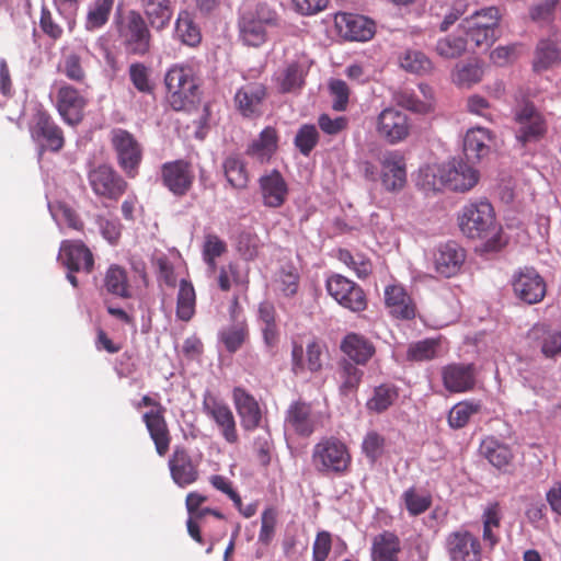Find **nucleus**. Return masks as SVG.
<instances>
[{"mask_svg": "<svg viewBox=\"0 0 561 561\" xmlns=\"http://www.w3.org/2000/svg\"><path fill=\"white\" fill-rule=\"evenodd\" d=\"M311 463L322 476H345L352 466L348 446L335 436H323L316 443L311 451Z\"/></svg>", "mask_w": 561, "mask_h": 561, "instance_id": "nucleus-1", "label": "nucleus"}, {"mask_svg": "<svg viewBox=\"0 0 561 561\" xmlns=\"http://www.w3.org/2000/svg\"><path fill=\"white\" fill-rule=\"evenodd\" d=\"M167 100L174 111H187L199 99V85L192 67L172 66L164 76Z\"/></svg>", "mask_w": 561, "mask_h": 561, "instance_id": "nucleus-2", "label": "nucleus"}, {"mask_svg": "<svg viewBox=\"0 0 561 561\" xmlns=\"http://www.w3.org/2000/svg\"><path fill=\"white\" fill-rule=\"evenodd\" d=\"M117 36L128 55L145 56L151 49L152 35L149 23L136 10L115 16Z\"/></svg>", "mask_w": 561, "mask_h": 561, "instance_id": "nucleus-3", "label": "nucleus"}, {"mask_svg": "<svg viewBox=\"0 0 561 561\" xmlns=\"http://www.w3.org/2000/svg\"><path fill=\"white\" fill-rule=\"evenodd\" d=\"M277 12L265 3L244 11L238 22L239 36L244 45L259 47L267 39V30L278 25Z\"/></svg>", "mask_w": 561, "mask_h": 561, "instance_id": "nucleus-4", "label": "nucleus"}, {"mask_svg": "<svg viewBox=\"0 0 561 561\" xmlns=\"http://www.w3.org/2000/svg\"><path fill=\"white\" fill-rule=\"evenodd\" d=\"M134 407L137 410L151 408V410L142 414L141 419L151 440L153 442L157 454L160 457H164L168 454L172 442L171 432L165 419V407H163L159 400L148 394H145L134 404Z\"/></svg>", "mask_w": 561, "mask_h": 561, "instance_id": "nucleus-5", "label": "nucleus"}, {"mask_svg": "<svg viewBox=\"0 0 561 561\" xmlns=\"http://www.w3.org/2000/svg\"><path fill=\"white\" fill-rule=\"evenodd\" d=\"M110 144L115 153L117 165L129 179L139 174L144 149L130 131L116 127L110 131Z\"/></svg>", "mask_w": 561, "mask_h": 561, "instance_id": "nucleus-6", "label": "nucleus"}, {"mask_svg": "<svg viewBox=\"0 0 561 561\" xmlns=\"http://www.w3.org/2000/svg\"><path fill=\"white\" fill-rule=\"evenodd\" d=\"M87 178L92 192L102 201L116 203L129 188L125 178L108 163L92 167Z\"/></svg>", "mask_w": 561, "mask_h": 561, "instance_id": "nucleus-7", "label": "nucleus"}, {"mask_svg": "<svg viewBox=\"0 0 561 561\" xmlns=\"http://www.w3.org/2000/svg\"><path fill=\"white\" fill-rule=\"evenodd\" d=\"M495 214L488 201L469 203L458 215L460 231L470 239H481L494 229Z\"/></svg>", "mask_w": 561, "mask_h": 561, "instance_id": "nucleus-8", "label": "nucleus"}, {"mask_svg": "<svg viewBox=\"0 0 561 561\" xmlns=\"http://www.w3.org/2000/svg\"><path fill=\"white\" fill-rule=\"evenodd\" d=\"M28 129L32 139L42 151L59 152L65 146L62 129L41 105L35 108L28 124Z\"/></svg>", "mask_w": 561, "mask_h": 561, "instance_id": "nucleus-9", "label": "nucleus"}, {"mask_svg": "<svg viewBox=\"0 0 561 561\" xmlns=\"http://www.w3.org/2000/svg\"><path fill=\"white\" fill-rule=\"evenodd\" d=\"M501 14L496 7H489L466 18L461 27L477 47L491 46L496 39Z\"/></svg>", "mask_w": 561, "mask_h": 561, "instance_id": "nucleus-10", "label": "nucleus"}, {"mask_svg": "<svg viewBox=\"0 0 561 561\" xmlns=\"http://www.w3.org/2000/svg\"><path fill=\"white\" fill-rule=\"evenodd\" d=\"M162 185L176 197L185 196L195 182L194 167L191 161L176 159L164 162L160 168Z\"/></svg>", "mask_w": 561, "mask_h": 561, "instance_id": "nucleus-11", "label": "nucleus"}, {"mask_svg": "<svg viewBox=\"0 0 561 561\" xmlns=\"http://www.w3.org/2000/svg\"><path fill=\"white\" fill-rule=\"evenodd\" d=\"M440 184L455 192H468L479 181V172L462 159L453 158L437 169Z\"/></svg>", "mask_w": 561, "mask_h": 561, "instance_id": "nucleus-12", "label": "nucleus"}, {"mask_svg": "<svg viewBox=\"0 0 561 561\" xmlns=\"http://www.w3.org/2000/svg\"><path fill=\"white\" fill-rule=\"evenodd\" d=\"M515 122L518 124L516 139L526 146L528 142H537L542 139L548 130L545 116L531 102H526L515 110Z\"/></svg>", "mask_w": 561, "mask_h": 561, "instance_id": "nucleus-13", "label": "nucleus"}, {"mask_svg": "<svg viewBox=\"0 0 561 561\" xmlns=\"http://www.w3.org/2000/svg\"><path fill=\"white\" fill-rule=\"evenodd\" d=\"M329 295L342 307L360 312L367 308V298L363 288L343 275L334 274L327 279Z\"/></svg>", "mask_w": 561, "mask_h": 561, "instance_id": "nucleus-14", "label": "nucleus"}, {"mask_svg": "<svg viewBox=\"0 0 561 561\" xmlns=\"http://www.w3.org/2000/svg\"><path fill=\"white\" fill-rule=\"evenodd\" d=\"M511 283L516 298L527 305L538 304L546 297V280L535 267L525 266L517 270Z\"/></svg>", "mask_w": 561, "mask_h": 561, "instance_id": "nucleus-15", "label": "nucleus"}, {"mask_svg": "<svg viewBox=\"0 0 561 561\" xmlns=\"http://www.w3.org/2000/svg\"><path fill=\"white\" fill-rule=\"evenodd\" d=\"M449 561H482L480 539L468 529L450 531L444 543Z\"/></svg>", "mask_w": 561, "mask_h": 561, "instance_id": "nucleus-16", "label": "nucleus"}, {"mask_svg": "<svg viewBox=\"0 0 561 561\" xmlns=\"http://www.w3.org/2000/svg\"><path fill=\"white\" fill-rule=\"evenodd\" d=\"M88 98L83 91L61 82L56 93V110L62 121L71 126L80 124L84 116Z\"/></svg>", "mask_w": 561, "mask_h": 561, "instance_id": "nucleus-17", "label": "nucleus"}, {"mask_svg": "<svg viewBox=\"0 0 561 561\" xmlns=\"http://www.w3.org/2000/svg\"><path fill=\"white\" fill-rule=\"evenodd\" d=\"M203 411L216 423L227 443L236 444L239 440L236 419L227 403L206 391L203 396Z\"/></svg>", "mask_w": 561, "mask_h": 561, "instance_id": "nucleus-18", "label": "nucleus"}, {"mask_svg": "<svg viewBox=\"0 0 561 561\" xmlns=\"http://www.w3.org/2000/svg\"><path fill=\"white\" fill-rule=\"evenodd\" d=\"M410 129L408 115L394 107L382 110L377 117V134L391 145L403 141L410 135Z\"/></svg>", "mask_w": 561, "mask_h": 561, "instance_id": "nucleus-19", "label": "nucleus"}, {"mask_svg": "<svg viewBox=\"0 0 561 561\" xmlns=\"http://www.w3.org/2000/svg\"><path fill=\"white\" fill-rule=\"evenodd\" d=\"M285 425L301 437L311 436L320 425V415L311 403L302 400L291 402L286 411Z\"/></svg>", "mask_w": 561, "mask_h": 561, "instance_id": "nucleus-20", "label": "nucleus"}, {"mask_svg": "<svg viewBox=\"0 0 561 561\" xmlns=\"http://www.w3.org/2000/svg\"><path fill=\"white\" fill-rule=\"evenodd\" d=\"M467 257L466 250L455 241L439 244L433 254L434 270L445 278L458 275Z\"/></svg>", "mask_w": 561, "mask_h": 561, "instance_id": "nucleus-21", "label": "nucleus"}, {"mask_svg": "<svg viewBox=\"0 0 561 561\" xmlns=\"http://www.w3.org/2000/svg\"><path fill=\"white\" fill-rule=\"evenodd\" d=\"M339 34L352 42H367L375 35V23L364 15L339 13L335 16Z\"/></svg>", "mask_w": 561, "mask_h": 561, "instance_id": "nucleus-22", "label": "nucleus"}, {"mask_svg": "<svg viewBox=\"0 0 561 561\" xmlns=\"http://www.w3.org/2000/svg\"><path fill=\"white\" fill-rule=\"evenodd\" d=\"M59 260L70 272L90 274L94 268L93 253L82 241H62L59 250Z\"/></svg>", "mask_w": 561, "mask_h": 561, "instance_id": "nucleus-23", "label": "nucleus"}, {"mask_svg": "<svg viewBox=\"0 0 561 561\" xmlns=\"http://www.w3.org/2000/svg\"><path fill=\"white\" fill-rule=\"evenodd\" d=\"M169 470L173 482L180 488H185L198 480V463L193 460L190 453L176 446L168 461Z\"/></svg>", "mask_w": 561, "mask_h": 561, "instance_id": "nucleus-24", "label": "nucleus"}, {"mask_svg": "<svg viewBox=\"0 0 561 561\" xmlns=\"http://www.w3.org/2000/svg\"><path fill=\"white\" fill-rule=\"evenodd\" d=\"M383 301L391 317L412 320L416 316V305L401 284H389L383 290Z\"/></svg>", "mask_w": 561, "mask_h": 561, "instance_id": "nucleus-25", "label": "nucleus"}, {"mask_svg": "<svg viewBox=\"0 0 561 561\" xmlns=\"http://www.w3.org/2000/svg\"><path fill=\"white\" fill-rule=\"evenodd\" d=\"M267 96L266 87L261 82L242 85L234 95V103L243 117L252 118L262 114V104Z\"/></svg>", "mask_w": 561, "mask_h": 561, "instance_id": "nucleus-26", "label": "nucleus"}, {"mask_svg": "<svg viewBox=\"0 0 561 561\" xmlns=\"http://www.w3.org/2000/svg\"><path fill=\"white\" fill-rule=\"evenodd\" d=\"M380 164L383 187L390 192L402 190L407 183L404 157L398 151H390L382 156Z\"/></svg>", "mask_w": 561, "mask_h": 561, "instance_id": "nucleus-27", "label": "nucleus"}, {"mask_svg": "<svg viewBox=\"0 0 561 561\" xmlns=\"http://www.w3.org/2000/svg\"><path fill=\"white\" fill-rule=\"evenodd\" d=\"M259 187L264 206L282 207L288 195V185L282 173L274 169L259 179Z\"/></svg>", "mask_w": 561, "mask_h": 561, "instance_id": "nucleus-28", "label": "nucleus"}, {"mask_svg": "<svg viewBox=\"0 0 561 561\" xmlns=\"http://www.w3.org/2000/svg\"><path fill=\"white\" fill-rule=\"evenodd\" d=\"M322 347L317 341L307 344L306 352L302 344L293 342L291 370L295 375L302 374L306 369L318 373L322 368Z\"/></svg>", "mask_w": 561, "mask_h": 561, "instance_id": "nucleus-29", "label": "nucleus"}, {"mask_svg": "<svg viewBox=\"0 0 561 561\" xmlns=\"http://www.w3.org/2000/svg\"><path fill=\"white\" fill-rule=\"evenodd\" d=\"M444 387L454 393L466 392L473 389L476 370L473 364H450L442 370Z\"/></svg>", "mask_w": 561, "mask_h": 561, "instance_id": "nucleus-30", "label": "nucleus"}, {"mask_svg": "<svg viewBox=\"0 0 561 561\" xmlns=\"http://www.w3.org/2000/svg\"><path fill=\"white\" fill-rule=\"evenodd\" d=\"M232 399L241 419L242 427L247 431L256 428L261 423L262 412L255 398L245 389L236 387L232 392Z\"/></svg>", "mask_w": 561, "mask_h": 561, "instance_id": "nucleus-31", "label": "nucleus"}, {"mask_svg": "<svg viewBox=\"0 0 561 561\" xmlns=\"http://www.w3.org/2000/svg\"><path fill=\"white\" fill-rule=\"evenodd\" d=\"M494 144L493 133L484 127L470 128L463 139V151L468 160L480 161L488 157Z\"/></svg>", "mask_w": 561, "mask_h": 561, "instance_id": "nucleus-32", "label": "nucleus"}, {"mask_svg": "<svg viewBox=\"0 0 561 561\" xmlns=\"http://www.w3.org/2000/svg\"><path fill=\"white\" fill-rule=\"evenodd\" d=\"M279 136L276 128L265 127L245 150V153L261 164L271 161L278 149Z\"/></svg>", "mask_w": 561, "mask_h": 561, "instance_id": "nucleus-33", "label": "nucleus"}, {"mask_svg": "<svg viewBox=\"0 0 561 561\" xmlns=\"http://www.w3.org/2000/svg\"><path fill=\"white\" fill-rule=\"evenodd\" d=\"M528 339L540 343L541 353L547 358L561 354V329L552 330L548 324L537 323L529 330Z\"/></svg>", "mask_w": 561, "mask_h": 561, "instance_id": "nucleus-34", "label": "nucleus"}, {"mask_svg": "<svg viewBox=\"0 0 561 561\" xmlns=\"http://www.w3.org/2000/svg\"><path fill=\"white\" fill-rule=\"evenodd\" d=\"M341 350L356 365H366L376 353L374 344L357 333L347 334L341 343Z\"/></svg>", "mask_w": 561, "mask_h": 561, "instance_id": "nucleus-35", "label": "nucleus"}, {"mask_svg": "<svg viewBox=\"0 0 561 561\" xmlns=\"http://www.w3.org/2000/svg\"><path fill=\"white\" fill-rule=\"evenodd\" d=\"M479 449L481 455L500 470L508 467L514 459L511 447L494 436L483 438Z\"/></svg>", "mask_w": 561, "mask_h": 561, "instance_id": "nucleus-36", "label": "nucleus"}, {"mask_svg": "<svg viewBox=\"0 0 561 561\" xmlns=\"http://www.w3.org/2000/svg\"><path fill=\"white\" fill-rule=\"evenodd\" d=\"M141 8L149 25L156 31L169 26L173 16L171 0H140Z\"/></svg>", "mask_w": 561, "mask_h": 561, "instance_id": "nucleus-37", "label": "nucleus"}, {"mask_svg": "<svg viewBox=\"0 0 561 561\" xmlns=\"http://www.w3.org/2000/svg\"><path fill=\"white\" fill-rule=\"evenodd\" d=\"M103 288L107 294L122 299H129L133 296L127 271L118 264H112L106 270Z\"/></svg>", "mask_w": 561, "mask_h": 561, "instance_id": "nucleus-38", "label": "nucleus"}, {"mask_svg": "<svg viewBox=\"0 0 561 561\" xmlns=\"http://www.w3.org/2000/svg\"><path fill=\"white\" fill-rule=\"evenodd\" d=\"M401 543L399 537L388 530L377 535L373 540V561H399Z\"/></svg>", "mask_w": 561, "mask_h": 561, "instance_id": "nucleus-39", "label": "nucleus"}, {"mask_svg": "<svg viewBox=\"0 0 561 561\" xmlns=\"http://www.w3.org/2000/svg\"><path fill=\"white\" fill-rule=\"evenodd\" d=\"M561 62V43L547 38L537 44L533 68L536 72L548 70Z\"/></svg>", "mask_w": 561, "mask_h": 561, "instance_id": "nucleus-40", "label": "nucleus"}, {"mask_svg": "<svg viewBox=\"0 0 561 561\" xmlns=\"http://www.w3.org/2000/svg\"><path fill=\"white\" fill-rule=\"evenodd\" d=\"M225 178L234 190L248 187L250 174L245 161L239 154H230L222 162Z\"/></svg>", "mask_w": 561, "mask_h": 561, "instance_id": "nucleus-41", "label": "nucleus"}, {"mask_svg": "<svg viewBox=\"0 0 561 561\" xmlns=\"http://www.w3.org/2000/svg\"><path fill=\"white\" fill-rule=\"evenodd\" d=\"M399 65L407 72L425 76L434 70L433 61L421 50L405 49L399 55Z\"/></svg>", "mask_w": 561, "mask_h": 561, "instance_id": "nucleus-42", "label": "nucleus"}, {"mask_svg": "<svg viewBox=\"0 0 561 561\" xmlns=\"http://www.w3.org/2000/svg\"><path fill=\"white\" fill-rule=\"evenodd\" d=\"M175 33L183 44L191 47L197 46L202 41L201 30L194 21V15L187 10L179 12L175 22Z\"/></svg>", "mask_w": 561, "mask_h": 561, "instance_id": "nucleus-43", "label": "nucleus"}, {"mask_svg": "<svg viewBox=\"0 0 561 561\" xmlns=\"http://www.w3.org/2000/svg\"><path fill=\"white\" fill-rule=\"evenodd\" d=\"M249 339V325L247 321L231 322L219 332V341L229 353H236Z\"/></svg>", "mask_w": 561, "mask_h": 561, "instance_id": "nucleus-44", "label": "nucleus"}, {"mask_svg": "<svg viewBox=\"0 0 561 561\" xmlns=\"http://www.w3.org/2000/svg\"><path fill=\"white\" fill-rule=\"evenodd\" d=\"M307 71L298 61H293L286 66L277 78L278 91L280 93L296 92L305 84Z\"/></svg>", "mask_w": 561, "mask_h": 561, "instance_id": "nucleus-45", "label": "nucleus"}, {"mask_svg": "<svg viewBox=\"0 0 561 561\" xmlns=\"http://www.w3.org/2000/svg\"><path fill=\"white\" fill-rule=\"evenodd\" d=\"M340 391L344 396L356 392L364 376V371L356 364L343 359L339 364Z\"/></svg>", "mask_w": 561, "mask_h": 561, "instance_id": "nucleus-46", "label": "nucleus"}, {"mask_svg": "<svg viewBox=\"0 0 561 561\" xmlns=\"http://www.w3.org/2000/svg\"><path fill=\"white\" fill-rule=\"evenodd\" d=\"M196 294L194 286L186 279H181L176 298V317L190 321L195 313Z\"/></svg>", "mask_w": 561, "mask_h": 561, "instance_id": "nucleus-47", "label": "nucleus"}, {"mask_svg": "<svg viewBox=\"0 0 561 561\" xmlns=\"http://www.w3.org/2000/svg\"><path fill=\"white\" fill-rule=\"evenodd\" d=\"M483 70L478 62H459L451 72L453 82L460 88H470L482 80Z\"/></svg>", "mask_w": 561, "mask_h": 561, "instance_id": "nucleus-48", "label": "nucleus"}, {"mask_svg": "<svg viewBox=\"0 0 561 561\" xmlns=\"http://www.w3.org/2000/svg\"><path fill=\"white\" fill-rule=\"evenodd\" d=\"M401 497L410 516H419L425 513L433 503L432 495L428 492L420 491L415 486L407 489Z\"/></svg>", "mask_w": 561, "mask_h": 561, "instance_id": "nucleus-49", "label": "nucleus"}, {"mask_svg": "<svg viewBox=\"0 0 561 561\" xmlns=\"http://www.w3.org/2000/svg\"><path fill=\"white\" fill-rule=\"evenodd\" d=\"M481 411V403L465 400L455 404L448 413V424L454 430L465 427L471 416Z\"/></svg>", "mask_w": 561, "mask_h": 561, "instance_id": "nucleus-50", "label": "nucleus"}, {"mask_svg": "<svg viewBox=\"0 0 561 561\" xmlns=\"http://www.w3.org/2000/svg\"><path fill=\"white\" fill-rule=\"evenodd\" d=\"M398 389L392 385H380L375 388L373 397L367 401V408L376 413L388 410L398 399Z\"/></svg>", "mask_w": 561, "mask_h": 561, "instance_id": "nucleus-51", "label": "nucleus"}, {"mask_svg": "<svg viewBox=\"0 0 561 561\" xmlns=\"http://www.w3.org/2000/svg\"><path fill=\"white\" fill-rule=\"evenodd\" d=\"M262 242L259 234L252 229L241 231L237 237V251L245 261H253L257 257Z\"/></svg>", "mask_w": 561, "mask_h": 561, "instance_id": "nucleus-52", "label": "nucleus"}, {"mask_svg": "<svg viewBox=\"0 0 561 561\" xmlns=\"http://www.w3.org/2000/svg\"><path fill=\"white\" fill-rule=\"evenodd\" d=\"M467 49V39L462 36L448 35L437 41L435 51L445 59H456Z\"/></svg>", "mask_w": 561, "mask_h": 561, "instance_id": "nucleus-53", "label": "nucleus"}, {"mask_svg": "<svg viewBox=\"0 0 561 561\" xmlns=\"http://www.w3.org/2000/svg\"><path fill=\"white\" fill-rule=\"evenodd\" d=\"M337 259L350 267L359 278H366L373 272L371 261L363 254H352L346 249L337 251Z\"/></svg>", "mask_w": 561, "mask_h": 561, "instance_id": "nucleus-54", "label": "nucleus"}, {"mask_svg": "<svg viewBox=\"0 0 561 561\" xmlns=\"http://www.w3.org/2000/svg\"><path fill=\"white\" fill-rule=\"evenodd\" d=\"M227 252V244L217 234L208 233L205 236L203 245V259L211 272L216 271V259Z\"/></svg>", "mask_w": 561, "mask_h": 561, "instance_id": "nucleus-55", "label": "nucleus"}, {"mask_svg": "<svg viewBox=\"0 0 561 561\" xmlns=\"http://www.w3.org/2000/svg\"><path fill=\"white\" fill-rule=\"evenodd\" d=\"M299 280V273L293 265L283 266L276 277L277 287L285 297H294L298 293Z\"/></svg>", "mask_w": 561, "mask_h": 561, "instance_id": "nucleus-56", "label": "nucleus"}, {"mask_svg": "<svg viewBox=\"0 0 561 561\" xmlns=\"http://www.w3.org/2000/svg\"><path fill=\"white\" fill-rule=\"evenodd\" d=\"M129 79L135 89L145 94H152L154 84L150 80V69L142 62H133L128 69Z\"/></svg>", "mask_w": 561, "mask_h": 561, "instance_id": "nucleus-57", "label": "nucleus"}, {"mask_svg": "<svg viewBox=\"0 0 561 561\" xmlns=\"http://www.w3.org/2000/svg\"><path fill=\"white\" fill-rule=\"evenodd\" d=\"M319 131L314 125H302L294 139V144L299 152L306 157L317 147L319 142Z\"/></svg>", "mask_w": 561, "mask_h": 561, "instance_id": "nucleus-58", "label": "nucleus"}, {"mask_svg": "<svg viewBox=\"0 0 561 561\" xmlns=\"http://www.w3.org/2000/svg\"><path fill=\"white\" fill-rule=\"evenodd\" d=\"M386 438L376 431L368 432L362 443V451L370 462H376L385 453Z\"/></svg>", "mask_w": 561, "mask_h": 561, "instance_id": "nucleus-59", "label": "nucleus"}, {"mask_svg": "<svg viewBox=\"0 0 561 561\" xmlns=\"http://www.w3.org/2000/svg\"><path fill=\"white\" fill-rule=\"evenodd\" d=\"M438 342L433 339H426L413 343L407 351V358L412 362L431 360L437 355Z\"/></svg>", "mask_w": 561, "mask_h": 561, "instance_id": "nucleus-60", "label": "nucleus"}, {"mask_svg": "<svg viewBox=\"0 0 561 561\" xmlns=\"http://www.w3.org/2000/svg\"><path fill=\"white\" fill-rule=\"evenodd\" d=\"M114 0H96L88 12L87 27L89 30L102 27L108 20Z\"/></svg>", "mask_w": 561, "mask_h": 561, "instance_id": "nucleus-61", "label": "nucleus"}, {"mask_svg": "<svg viewBox=\"0 0 561 561\" xmlns=\"http://www.w3.org/2000/svg\"><path fill=\"white\" fill-rule=\"evenodd\" d=\"M61 72L71 81L83 83L87 78L85 70L82 66L81 57L76 53L65 56L60 65Z\"/></svg>", "mask_w": 561, "mask_h": 561, "instance_id": "nucleus-62", "label": "nucleus"}, {"mask_svg": "<svg viewBox=\"0 0 561 561\" xmlns=\"http://www.w3.org/2000/svg\"><path fill=\"white\" fill-rule=\"evenodd\" d=\"M274 449V444L272 439V435L268 431L257 435L253 440V450L255 453L257 461L266 467L270 465L272 459V451Z\"/></svg>", "mask_w": 561, "mask_h": 561, "instance_id": "nucleus-63", "label": "nucleus"}, {"mask_svg": "<svg viewBox=\"0 0 561 561\" xmlns=\"http://www.w3.org/2000/svg\"><path fill=\"white\" fill-rule=\"evenodd\" d=\"M561 0H541L529 9V16L535 22L549 23L553 20L557 5Z\"/></svg>", "mask_w": 561, "mask_h": 561, "instance_id": "nucleus-64", "label": "nucleus"}]
</instances>
